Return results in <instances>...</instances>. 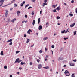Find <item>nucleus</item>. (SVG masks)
<instances>
[{
    "instance_id": "nucleus-61",
    "label": "nucleus",
    "mask_w": 77,
    "mask_h": 77,
    "mask_svg": "<svg viewBox=\"0 0 77 77\" xmlns=\"http://www.w3.org/2000/svg\"><path fill=\"white\" fill-rule=\"evenodd\" d=\"M34 45V44L32 45H31V47H33Z\"/></svg>"
},
{
    "instance_id": "nucleus-4",
    "label": "nucleus",
    "mask_w": 77,
    "mask_h": 77,
    "mask_svg": "<svg viewBox=\"0 0 77 77\" xmlns=\"http://www.w3.org/2000/svg\"><path fill=\"white\" fill-rule=\"evenodd\" d=\"M30 32H32V30H31V29H29L28 30V31L27 32V33H28V34H29V35L30 34Z\"/></svg>"
},
{
    "instance_id": "nucleus-60",
    "label": "nucleus",
    "mask_w": 77,
    "mask_h": 77,
    "mask_svg": "<svg viewBox=\"0 0 77 77\" xmlns=\"http://www.w3.org/2000/svg\"><path fill=\"white\" fill-rule=\"evenodd\" d=\"M50 71L51 72L53 71V69H50Z\"/></svg>"
},
{
    "instance_id": "nucleus-7",
    "label": "nucleus",
    "mask_w": 77,
    "mask_h": 77,
    "mask_svg": "<svg viewBox=\"0 0 77 77\" xmlns=\"http://www.w3.org/2000/svg\"><path fill=\"white\" fill-rule=\"evenodd\" d=\"M42 68V66L41 64H39L38 66V68L39 69H41Z\"/></svg>"
},
{
    "instance_id": "nucleus-26",
    "label": "nucleus",
    "mask_w": 77,
    "mask_h": 77,
    "mask_svg": "<svg viewBox=\"0 0 77 77\" xmlns=\"http://www.w3.org/2000/svg\"><path fill=\"white\" fill-rule=\"evenodd\" d=\"M20 11H17V14L18 16H19V14H20Z\"/></svg>"
},
{
    "instance_id": "nucleus-47",
    "label": "nucleus",
    "mask_w": 77,
    "mask_h": 77,
    "mask_svg": "<svg viewBox=\"0 0 77 77\" xmlns=\"http://www.w3.org/2000/svg\"><path fill=\"white\" fill-rule=\"evenodd\" d=\"M57 19H60V17H59L57 16Z\"/></svg>"
},
{
    "instance_id": "nucleus-37",
    "label": "nucleus",
    "mask_w": 77,
    "mask_h": 77,
    "mask_svg": "<svg viewBox=\"0 0 77 77\" xmlns=\"http://www.w3.org/2000/svg\"><path fill=\"white\" fill-rule=\"evenodd\" d=\"M73 62H77V60L76 59H75V60H73Z\"/></svg>"
},
{
    "instance_id": "nucleus-52",
    "label": "nucleus",
    "mask_w": 77,
    "mask_h": 77,
    "mask_svg": "<svg viewBox=\"0 0 77 77\" xmlns=\"http://www.w3.org/2000/svg\"><path fill=\"white\" fill-rule=\"evenodd\" d=\"M5 17H7L8 16V14L6 13H5Z\"/></svg>"
},
{
    "instance_id": "nucleus-1",
    "label": "nucleus",
    "mask_w": 77,
    "mask_h": 77,
    "mask_svg": "<svg viewBox=\"0 0 77 77\" xmlns=\"http://www.w3.org/2000/svg\"><path fill=\"white\" fill-rule=\"evenodd\" d=\"M66 76H69L70 74L69 73V72L68 70H66L64 72Z\"/></svg>"
},
{
    "instance_id": "nucleus-34",
    "label": "nucleus",
    "mask_w": 77,
    "mask_h": 77,
    "mask_svg": "<svg viewBox=\"0 0 77 77\" xmlns=\"http://www.w3.org/2000/svg\"><path fill=\"white\" fill-rule=\"evenodd\" d=\"M69 15H70V16H73V14H71V13H70Z\"/></svg>"
},
{
    "instance_id": "nucleus-2",
    "label": "nucleus",
    "mask_w": 77,
    "mask_h": 77,
    "mask_svg": "<svg viewBox=\"0 0 77 77\" xmlns=\"http://www.w3.org/2000/svg\"><path fill=\"white\" fill-rule=\"evenodd\" d=\"M4 1L5 0H0V2L1 3V4L0 5V7H1L2 5H3Z\"/></svg>"
},
{
    "instance_id": "nucleus-24",
    "label": "nucleus",
    "mask_w": 77,
    "mask_h": 77,
    "mask_svg": "<svg viewBox=\"0 0 77 77\" xmlns=\"http://www.w3.org/2000/svg\"><path fill=\"white\" fill-rule=\"evenodd\" d=\"M29 4H27V5H26L25 7V8L26 9V8H27V7H28V6H29Z\"/></svg>"
},
{
    "instance_id": "nucleus-17",
    "label": "nucleus",
    "mask_w": 77,
    "mask_h": 77,
    "mask_svg": "<svg viewBox=\"0 0 77 77\" xmlns=\"http://www.w3.org/2000/svg\"><path fill=\"white\" fill-rule=\"evenodd\" d=\"M47 39H48V37H45L43 38V40H44V41H45V40H47Z\"/></svg>"
},
{
    "instance_id": "nucleus-38",
    "label": "nucleus",
    "mask_w": 77,
    "mask_h": 77,
    "mask_svg": "<svg viewBox=\"0 0 77 77\" xmlns=\"http://www.w3.org/2000/svg\"><path fill=\"white\" fill-rule=\"evenodd\" d=\"M14 5L15 6H16V7H18V5H17V4H15Z\"/></svg>"
},
{
    "instance_id": "nucleus-14",
    "label": "nucleus",
    "mask_w": 77,
    "mask_h": 77,
    "mask_svg": "<svg viewBox=\"0 0 77 77\" xmlns=\"http://www.w3.org/2000/svg\"><path fill=\"white\" fill-rule=\"evenodd\" d=\"M69 30V28L68 29H67V30L65 32V33H68V32H69V31H68Z\"/></svg>"
},
{
    "instance_id": "nucleus-19",
    "label": "nucleus",
    "mask_w": 77,
    "mask_h": 77,
    "mask_svg": "<svg viewBox=\"0 0 77 77\" xmlns=\"http://www.w3.org/2000/svg\"><path fill=\"white\" fill-rule=\"evenodd\" d=\"M41 20V19L40 18H39L38 20V23L39 24L40 23V20Z\"/></svg>"
},
{
    "instance_id": "nucleus-30",
    "label": "nucleus",
    "mask_w": 77,
    "mask_h": 77,
    "mask_svg": "<svg viewBox=\"0 0 77 77\" xmlns=\"http://www.w3.org/2000/svg\"><path fill=\"white\" fill-rule=\"evenodd\" d=\"M20 52V51H16V54H18V53H19Z\"/></svg>"
},
{
    "instance_id": "nucleus-28",
    "label": "nucleus",
    "mask_w": 77,
    "mask_h": 77,
    "mask_svg": "<svg viewBox=\"0 0 77 77\" xmlns=\"http://www.w3.org/2000/svg\"><path fill=\"white\" fill-rule=\"evenodd\" d=\"M8 12H9V11H8L6 10V11L5 14H8Z\"/></svg>"
},
{
    "instance_id": "nucleus-22",
    "label": "nucleus",
    "mask_w": 77,
    "mask_h": 77,
    "mask_svg": "<svg viewBox=\"0 0 77 77\" xmlns=\"http://www.w3.org/2000/svg\"><path fill=\"white\" fill-rule=\"evenodd\" d=\"M61 32L62 33H65V30H64L63 31H62Z\"/></svg>"
},
{
    "instance_id": "nucleus-45",
    "label": "nucleus",
    "mask_w": 77,
    "mask_h": 77,
    "mask_svg": "<svg viewBox=\"0 0 77 77\" xmlns=\"http://www.w3.org/2000/svg\"><path fill=\"white\" fill-rule=\"evenodd\" d=\"M61 58H60V57H59V59L58 60H61Z\"/></svg>"
},
{
    "instance_id": "nucleus-16",
    "label": "nucleus",
    "mask_w": 77,
    "mask_h": 77,
    "mask_svg": "<svg viewBox=\"0 0 77 77\" xmlns=\"http://www.w3.org/2000/svg\"><path fill=\"white\" fill-rule=\"evenodd\" d=\"M1 55L2 56H3V55H4V54H3V51H1Z\"/></svg>"
},
{
    "instance_id": "nucleus-63",
    "label": "nucleus",
    "mask_w": 77,
    "mask_h": 77,
    "mask_svg": "<svg viewBox=\"0 0 77 77\" xmlns=\"http://www.w3.org/2000/svg\"><path fill=\"white\" fill-rule=\"evenodd\" d=\"M10 77H12V75H10Z\"/></svg>"
},
{
    "instance_id": "nucleus-43",
    "label": "nucleus",
    "mask_w": 77,
    "mask_h": 77,
    "mask_svg": "<svg viewBox=\"0 0 77 77\" xmlns=\"http://www.w3.org/2000/svg\"><path fill=\"white\" fill-rule=\"evenodd\" d=\"M16 74H18V75H19L20 74V72H17Z\"/></svg>"
},
{
    "instance_id": "nucleus-8",
    "label": "nucleus",
    "mask_w": 77,
    "mask_h": 77,
    "mask_svg": "<svg viewBox=\"0 0 77 77\" xmlns=\"http://www.w3.org/2000/svg\"><path fill=\"white\" fill-rule=\"evenodd\" d=\"M12 39H10V40H8L7 41V43H8V42H12Z\"/></svg>"
},
{
    "instance_id": "nucleus-55",
    "label": "nucleus",
    "mask_w": 77,
    "mask_h": 77,
    "mask_svg": "<svg viewBox=\"0 0 77 77\" xmlns=\"http://www.w3.org/2000/svg\"><path fill=\"white\" fill-rule=\"evenodd\" d=\"M12 9H13V8H10V11H12Z\"/></svg>"
},
{
    "instance_id": "nucleus-25",
    "label": "nucleus",
    "mask_w": 77,
    "mask_h": 77,
    "mask_svg": "<svg viewBox=\"0 0 77 77\" xmlns=\"http://www.w3.org/2000/svg\"><path fill=\"white\" fill-rule=\"evenodd\" d=\"M76 33H77V31H75L74 32V35H76Z\"/></svg>"
},
{
    "instance_id": "nucleus-42",
    "label": "nucleus",
    "mask_w": 77,
    "mask_h": 77,
    "mask_svg": "<svg viewBox=\"0 0 77 77\" xmlns=\"http://www.w3.org/2000/svg\"><path fill=\"white\" fill-rule=\"evenodd\" d=\"M51 47L52 48H54V46L52 45Z\"/></svg>"
},
{
    "instance_id": "nucleus-46",
    "label": "nucleus",
    "mask_w": 77,
    "mask_h": 77,
    "mask_svg": "<svg viewBox=\"0 0 77 77\" xmlns=\"http://www.w3.org/2000/svg\"><path fill=\"white\" fill-rule=\"evenodd\" d=\"M31 8H32V7H29L28 8V9H31Z\"/></svg>"
},
{
    "instance_id": "nucleus-23",
    "label": "nucleus",
    "mask_w": 77,
    "mask_h": 77,
    "mask_svg": "<svg viewBox=\"0 0 77 77\" xmlns=\"http://www.w3.org/2000/svg\"><path fill=\"white\" fill-rule=\"evenodd\" d=\"M72 77H75V75H74V74L73 73L72 74V76H71Z\"/></svg>"
},
{
    "instance_id": "nucleus-10",
    "label": "nucleus",
    "mask_w": 77,
    "mask_h": 77,
    "mask_svg": "<svg viewBox=\"0 0 77 77\" xmlns=\"http://www.w3.org/2000/svg\"><path fill=\"white\" fill-rule=\"evenodd\" d=\"M15 20H16V18H14L11 21V22H12V23H14L15 21Z\"/></svg>"
},
{
    "instance_id": "nucleus-51",
    "label": "nucleus",
    "mask_w": 77,
    "mask_h": 77,
    "mask_svg": "<svg viewBox=\"0 0 77 77\" xmlns=\"http://www.w3.org/2000/svg\"><path fill=\"white\" fill-rule=\"evenodd\" d=\"M25 18H27V15H25Z\"/></svg>"
},
{
    "instance_id": "nucleus-21",
    "label": "nucleus",
    "mask_w": 77,
    "mask_h": 77,
    "mask_svg": "<svg viewBox=\"0 0 77 77\" xmlns=\"http://www.w3.org/2000/svg\"><path fill=\"white\" fill-rule=\"evenodd\" d=\"M70 66H74V64L71 63L70 64Z\"/></svg>"
},
{
    "instance_id": "nucleus-6",
    "label": "nucleus",
    "mask_w": 77,
    "mask_h": 77,
    "mask_svg": "<svg viewBox=\"0 0 77 77\" xmlns=\"http://www.w3.org/2000/svg\"><path fill=\"white\" fill-rule=\"evenodd\" d=\"M24 4H25V1H23L22 3H21V6H24Z\"/></svg>"
},
{
    "instance_id": "nucleus-54",
    "label": "nucleus",
    "mask_w": 77,
    "mask_h": 77,
    "mask_svg": "<svg viewBox=\"0 0 77 77\" xmlns=\"http://www.w3.org/2000/svg\"><path fill=\"white\" fill-rule=\"evenodd\" d=\"M32 57H29V60H31V59H32Z\"/></svg>"
},
{
    "instance_id": "nucleus-58",
    "label": "nucleus",
    "mask_w": 77,
    "mask_h": 77,
    "mask_svg": "<svg viewBox=\"0 0 77 77\" xmlns=\"http://www.w3.org/2000/svg\"><path fill=\"white\" fill-rule=\"evenodd\" d=\"M47 0H44L45 2H47Z\"/></svg>"
},
{
    "instance_id": "nucleus-12",
    "label": "nucleus",
    "mask_w": 77,
    "mask_h": 77,
    "mask_svg": "<svg viewBox=\"0 0 77 77\" xmlns=\"http://www.w3.org/2000/svg\"><path fill=\"white\" fill-rule=\"evenodd\" d=\"M23 64H26V63H25V62L24 63L22 61L21 62V63H20V65H23Z\"/></svg>"
},
{
    "instance_id": "nucleus-59",
    "label": "nucleus",
    "mask_w": 77,
    "mask_h": 77,
    "mask_svg": "<svg viewBox=\"0 0 77 77\" xmlns=\"http://www.w3.org/2000/svg\"><path fill=\"white\" fill-rule=\"evenodd\" d=\"M19 69H20V70H21V69H22V68L21 67H20Z\"/></svg>"
},
{
    "instance_id": "nucleus-53",
    "label": "nucleus",
    "mask_w": 77,
    "mask_h": 77,
    "mask_svg": "<svg viewBox=\"0 0 77 77\" xmlns=\"http://www.w3.org/2000/svg\"><path fill=\"white\" fill-rule=\"evenodd\" d=\"M12 42H11L9 43V45H12Z\"/></svg>"
},
{
    "instance_id": "nucleus-11",
    "label": "nucleus",
    "mask_w": 77,
    "mask_h": 77,
    "mask_svg": "<svg viewBox=\"0 0 77 77\" xmlns=\"http://www.w3.org/2000/svg\"><path fill=\"white\" fill-rule=\"evenodd\" d=\"M38 29L39 30H41V29H42V26L40 25L38 28Z\"/></svg>"
},
{
    "instance_id": "nucleus-40",
    "label": "nucleus",
    "mask_w": 77,
    "mask_h": 77,
    "mask_svg": "<svg viewBox=\"0 0 77 77\" xmlns=\"http://www.w3.org/2000/svg\"><path fill=\"white\" fill-rule=\"evenodd\" d=\"M45 51H47V48H45Z\"/></svg>"
},
{
    "instance_id": "nucleus-64",
    "label": "nucleus",
    "mask_w": 77,
    "mask_h": 77,
    "mask_svg": "<svg viewBox=\"0 0 77 77\" xmlns=\"http://www.w3.org/2000/svg\"><path fill=\"white\" fill-rule=\"evenodd\" d=\"M62 51V48H61L60 49V51Z\"/></svg>"
},
{
    "instance_id": "nucleus-31",
    "label": "nucleus",
    "mask_w": 77,
    "mask_h": 77,
    "mask_svg": "<svg viewBox=\"0 0 77 77\" xmlns=\"http://www.w3.org/2000/svg\"><path fill=\"white\" fill-rule=\"evenodd\" d=\"M48 24H49V23H48V22H47L46 23V26H47L48 25Z\"/></svg>"
},
{
    "instance_id": "nucleus-36",
    "label": "nucleus",
    "mask_w": 77,
    "mask_h": 77,
    "mask_svg": "<svg viewBox=\"0 0 77 77\" xmlns=\"http://www.w3.org/2000/svg\"><path fill=\"white\" fill-rule=\"evenodd\" d=\"M64 40H66V39H68V38H66L65 37L64 38Z\"/></svg>"
},
{
    "instance_id": "nucleus-41",
    "label": "nucleus",
    "mask_w": 77,
    "mask_h": 77,
    "mask_svg": "<svg viewBox=\"0 0 77 77\" xmlns=\"http://www.w3.org/2000/svg\"><path fill=\"white\" fill-rule=\"evenodd\" d=\"M21 61H22V60H19V61L18 62V63H20V62H21Z\"/></svg>"
},
{
    "instance_id": "nucleus-62",
    "label": "nucleus",
    "mask_w": 77,
    "mask_h": 77,
    "mask_svg": "<svg viewBox=\"0 0 77 77\" xmlns=\"http://www.w3.org/2000/svg\"><path fill=\"white\" fill-rule=\"evenodd\" d=\"M41 13H42V10H41L40 11V14H41Z\"/></svg>"
},
{
    "instance_id": "nucleus-33",
    "label": "nucleus",
    "mask_w": 77,
    "mask_h": 77,
    "mask_svg": "<svg viewBox=\"0 0 77 77\" xmlns=\"http://www.w3.org/2000/svg\"><path fill=\"white\" fill-rule=\"evenodd\" d=\"M53 12H57L56 10L54 9V10L53 11Z\"/></svg>"
},
{
    "instance_id": "nucleus-9",
    "label": "nucleus",
    "mask_w": 77,
    "mask_h": 77,
    "mask_svg": "<svg viewBox=\"0 0 77 77\" xmlns=\"http://www.w3.org/2000/svg\"><path fill=\"white\" fill-rule=\"evenodd\" d=\"M75 25V23H73V24H72L70 25L71 27H74V25Z\"/></svg>"
},
{
    "instance_id": "nucleus-48",
    "label": "nucleus",
    "mask_w": 77,
    "mask_h": 77,
    "mask_svg": "<svg viewBox=\"0 0 77 77\" xmlns=\"http://www.w3.org/2000/svg\"><path fill=\"white\" fill-rule=\"evenodd\" d=\"M53 7H54V8H55V7H56V5H53Z\"/></svg>"
},
{
    "instance_id": "nucleus-56",
    "label": "nucleus",
    "mask_w": 77,
    "mask_h": 77,
    "mask_svg": "<svg viewBox=\"0 0 77 77\" xmlns=\"http://www.w3.org/2000/svg\"><path fill=\"white\" fill-rule=\"evenodd\" d=\"M35 1H36V0H32V1L33 2H35Z\"/></svg>"
},
{
    "instance_id": "nucleus-44",
    "label": "nucleus",
    "mask_w": 77,
    "mask_h": 77,
    "mask_svg": "<svg viewBox=\"0 0 77 77\" xmlns=\"http://www.w3.org/2000/svg\"><path fill=\"white\" fill-rule=\"evenodd\" d=\"M24 37H27V35L26 34L24 35Z\"/></svg>"
},
{
    "instance_id": "nucleus-13",
    "label": "nucleus",
    "mask_w": 77,
    "mask_h": 77,
    "mask_svg": "<svg viewBox=\"0 0 77 77\" xmlns=\"http://www.w3.org/2000/svg\"><path fill=\"white\" fill-rule=\"evenodd\" d=\"M44 68H45V69H49V67L48 66H46V67H44Z\"/></svg>"
},
{
    "instance_id": "nucleus-57",
    "label": "nucleus",
    "mask_w": 77,
    "mask_h": 77,
    "mask_svg": "<svg viewBox=\"0 0 77 77\" xmlns=\"http://www.w3.org/2000/svg\"><path fill=\"white\" fill-rule=\"evenodd\" d=\"M32 15H34V13L32 12Z\"/></svg>"
},
{
    "instance_id": "nucleus-20",
    "label": "nucleus",
    "mask_w": 77,
    "mask_h": 77,
    "mask_svg": "<svg viewBox=\"0 0 77 77\" xmlns=\"http://www.w3.org/2000/svg\"><path fill=\"white\" fill-rule=\"evenodd\" d=\"M29 41H30V39H27V40L26 41V43L27 44L28 43H29Z\"/></svg>"
},
{
    "instance_id": "nucleus-3",
    "label": "nucleus",
    "mask_w": 77,
    "mask_h": 77,
    "mask_svg": "<svg viewBox=\"0 0 77 77\" xmlns=\"http://www.w3.org/2000/svg\"><path fill=\"white\" fill-rule=\"evenodd\" d=\"M16 0H13L12 1H11V3H10L9 4H8L7 5H5L4 6H8V5H11V4H12V3H13L14 2H15V1Z\"/></svg>"
},
{
    "instance_id": "nucleus-5",
    "label": "nucleus",
    "mask_w": 77,
    "mask_h": 77,
    "mask_svg": "<svg viewBox=\"0 0 77 77\" xmlns=\"http://www.w3.org/2000/svg\"><path fill=\"white\" fill-rule=\"evenodd\" d=\"M19 60H20V59H19V58H17V59H16L15 62L14 63H17V62L18 63V61H19Z\"/></svg>"
},
{
    "instance_id": "nucleus-15",
    "label": "nucleus",
    "mask_w": 77,
    "mask_h": 77,
    "mask_svg": "<svg viewBox=\"0 0 77 77\" xmlns=\"http://www.w3.org/2000/svg\"><path fill=\"white\" fill-rule=\"evenodd\" d=\"M35 20H34L33 21L32 24L34 26L35 25Z\"/></svg>"
},
{
    "instance_id": "nucleus-35",
    "label": "nucleus",
    "mask_w": 77,
    "mask_h": 77,
    "mask_svg": "<svg viewBox=\"0 0 77 77\" xmlns=\"http://www.w3.org/2000/svg\"><path fill=\"white\" fill-rule=\"evenodd\" d=\"M48 57V56L46 55L45 57V59H47Z\"/></svg>"
},
{
    "instance_id": "nucleus-29",
    "label": "nucleus",
    "mask_w": 77,
    "mask_h": 77,
    "mask_svg": "<svg viewBox=\"0 0 77 77\" xmlns=\"http://www.w3.org/2000/svg\"><path fill=\"white\" fill-rule=\"evenodd\" d=\"M43 5H47V3L46 2H45L44 3H43Z\"/></svg>"
},
{
    "instance_id": "nucleus-32",
    "label": "nucleus",
    "mask_w": 77,
    "mask_h": 77,
    "mask_svg": "<svg viewBox=\"0 0 77 77\" xmlns=\"http://www.w3.org/2000/svg\"><path fill=\"white\" fill-rule=\"evenodd\" d=\"M39 53H42V50H40L39 51Z\"/></svg>"
},
{
    "instance_id": "nucleus-50",
    "label": "nucleus",
    "mask_w": 77,
    "mask_h": 77,
    "mask_svg": "<svg viewBox=\"0 0 77 77\" xmlns=\"http://www.w3.org/2000/svg\"><path fill=\"white\" fill-rule=\"evenodd\" d=\"M30 65H33V63L31 62L30 63Z\"/></svg>"
},
{
    "instance_id": "nucleus-39",
    "label": "nucleus",
    "mask_w": 77,
    "mask_h": 77,
    "mask_svg": "<svg viewBox=\"0 0 77 77\" xmlns=\"http://www.w3.org/2000/svg\"><path fill=\"white\" fill-rule=\"evenodd\" d=\"M71 3H74V0H72L71 1Z\"/></svg>"
},
{
    "instance_id": "nucleus-27",
    "label": "nucleus",
    "mask_w": 77,
    "mask_h": 77,
    "mask_svg": "<svg viewBox=\"0 0 77 77\" xmlns=\"http://www.w3.org/2000/svg\"><path fill=\"white\" fill-rule=\"evenodd\" d=\"M4 68L5 69H7V66H5L4 67Z\"/></svg>"
},
{
    "instance_id": "nucleus-49",
    "label": "nucleus",
    "mask_w": 77,
    "mask_h": 77,
    "mask_svg": "<svg viewBox=\"0 0 77 77\" xmlns=\"http://www.w3.org/2000/svg\"><path fill=\"white\" fill-rule=\"evenodd\" d=\"M37 62H39V61H40L39 60V59L37 60Z\"/></svg>"
},
{
    "instance_id": "nucleus-18",
    "label": "nucleus",
    "mask_w": 77,
    "mask_h": 77,
    "mask_svg": "<svg viewBox=\"0 0 77 77\" xmlns=\"http://www.w3.org/2000/svg\"><path fill=\"white\" fill-rule=\"evenodd\" d=\"M57 9L58 10V11H59V10H60V7H57Z\"/></svg>"
}]
</instances>
